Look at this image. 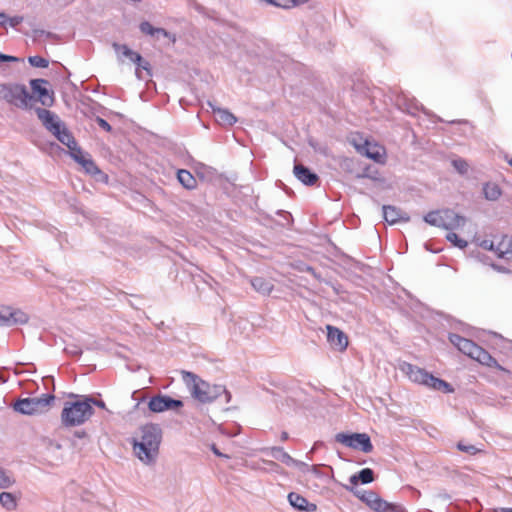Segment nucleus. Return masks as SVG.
I'll use <instances>...</instances> for the list:
<instances>
[{"label":"nucleus","instance_id":"7ed1b4c3","mask_svg":"<svg viewBox=\"0 0 512 512\" xmlns=\"http://www.w3.org/2000/svg\"><path fill=\"white\" fill-rule=\"evenodd\" d=\"M93 413L91 398L67 401L61 413V421L66 427H75L85 423Z\"/></svg>","mask_w":512,"mask_h":512},{"label":"nucleus","instance_id":"4be33fe9","mask_svg":"<svg viewBox=\"0 0 512 512\" xmlns=\"http://www.w3.org/2000/svg\"><path fill=\"white\" fill-rule=\"evenodd\" d=\"M212 111L216 120L222 125L232 126L237 121V118L226 109L212 106Z\"/></svg>","mask_w":512,"mask_h":512},{"label":"nucleus","instance_id":"c85d7f7f","mask_svg":"<svg viewBox=\"0 0 512 512\" xmlns=\"http://www.w3.org/2000/svg\"><path fill=\"white\" fill-rule=\"evenodd\" d=\"M356 496L364 502L368 507L373 509L376 499L379 496L374 491H362V492H356Z\"/></svg>","mask_w":512,"mask_h":512},{"label":"nucleus","instance_id":"cd10ccee","mask_svg":"<svg viewBox=\"0 0 512 512\" xmlns=\"http://www.w3.org/2000/svg\"><path fill=\"white\" fill-rule=\"evenodd\" d=\"M266 2L273 4L277 7H281L284 9H290L296 6L303 5L307 3L309 0H265Z\"/></svg>","mask_w":512,"mask_h":512},{"label":"nucleus","instance_id":"f3484780","mask_svg":"<svg viewBox=\"0 0 512 512\" xmlns=\"http://www.w3.org/2000/svg\"><path fill=\"white\" fill-rule=\"evenodd\" d=\"M71 157L76 162H78L85 169V171L87 173H89L91 175H96V174L100 173V169L95 164V162L92 160V158L89 155L83 153V151L81 149L73 151V155Z\"/></svg>","mask_w":512,"mask_h":512},{"label":"nucleus","instance_id":"f257e3e1","mask_svg":"<svg viewBox=\"0 0 512 512\" xmlns=\"http://www.w3.org/2000/svg\"><path fill=\"white\" fill-rule=\"evenodd\" d=\"M162 430L158 424L142 425L133 435L131 444L134 455L144 464H152L159 455Z\"/></svg>","mask_w":512,"mask_h":512},{"label":"nucleus","instance_id":"9d476101","mask_svg":"<svg viewBox=\"0 0 512 512\" xmlns=\"http://www.w3.org/2000/svg\"><path fill=\"white\" fill-rule=\"evenodd\" d=\"M480 247L484 250L491 251L498 258H508L509 251L512 247V237L508 235L494 236L492 239H484L480 243Z\"/></svg>","mask_w":512,"mask_h":512},{"label":"nucleus","instance_id":"09e8293b","mask_svg":"<svg viewBox=\"0 0 512 512\" xmlns=\"http://www.w3.org/2000/svg\"><path fill=\"white\" fill-rule=\"evenodd\" d=\"M509 164L512 166V158L510 159Z\"/></svg>","mask_w":512,"mask_h":512},{"label":"nucleus","instance_id":"f03ea898","mask_svg":"<svg viewBox=\"0 0 512 512\" xmlns=\"http://www.w3.org/2000/svg\"><path fill=\"white\" fill-rule=\"evenodd\" d=\"M451 343L457 347V349L468 356L469 358L477 361L481 365L487 366L489 368H495L499 371L507 372V370L502 367L494 357H492L489 352L485 349L474 343L472 340L464 338L457 334H452L449 337Z\"/></svg>","mask_w":512,"mask_h":512},{"label":"nucleus","instance_id":"9b49d317","mask_svg":"<svg viewBox=\"0 0 512 512\" xmlns=\"http://www.w3.org/2000/svg\"><path fill=\"white\" fill-rule=\"evenodd\" d=\"M337 442L344 444L353 449L369 453L373 450L370 437L365 433L345 434L339 433L336 435Z\"/></svg>","mask_w":512,"mask_h":512},{"label":"nucleus","instance_id":"5701e85b","mask_svg":"<svg viewBox=\"0 0 512 512\" xmlns=\"http://www.w3.org/2000/svg\"><path fill=\"white\" fill-rule=\"evenodd\" d=\"M113 48L116 52L122 53L124 57H126L135 64H140V62L142 61V56L139 53L131 50L127 45L114 43Z\"/></svg>","mask_w":512,"mask_h":512},{"label":"nucleus","instance_id":"72a5a7b5","mask_svg":"<svg viewBox=\"0 0 512 512\" xmlns=\"http://www.w3.org/2000/svg\"><path fill=\"white\" fill-rule=\"evenodd\" d=\"M450 232L447 234L446 238L449 242H451L454 246L459 247L461 249L465 248L468 243L466 240L461 239L458 237V235L453 230H449Z\"/></svg>","mask_w":512,"mask_h":512},{"label":"nucleus","instance_id":"4c0bfd02","mask_svg":"<svg viewBox=\"0 0 512 512\" xmlns=\"http://www.w3.org/2000/svg\"><path fill=\"white\" fill-rule=\"evenodd\" d=\"M97 123H98V125H99L102 129H104V130H106V131H108V132H109V131H111V129H112V128H111V125H110L106 120H104V119H102V118H97Z\"/></svg>","mask_w":512,"mask_h":512},{"label":"nucleus","instance_id":"2f4dec72","mask_svg":"<svg viewBox=\"0 0 512 512\" xmlns=\"http://www.w3.org/2000/svg\"><path fill=\"white\" fill-rule=\"evenodd\" d=\"M251 284L257 291L262 293H269L273 288L270 282H267L264 278L261 277H255L252 279Z\"/></svg>","mask_w":512,"mask_h":512},{"label":"nucleus","instance_id":"393cba45","mask_svg":"<svg viewBox=\"0 0 512 512\" xmlns=\"http://www.w3.org/2000/svg\"><path fill=\"white\" fill-rule=\"evenodd\" d=\"M140 31L143 34L154 36L155 34H160L164 37H171L170 33L167 32L163 28H154L149 22L144 21L139 26Z\"/></svg>","mask_w":512,"mask_h":512},{"label":"nucleus","instance_id":"79ce46f5","mask_svg":"<svg viewBox=\"0 0 512 512\" xmlns=\"http://www.w3.org/2000/svg\"><path fill=\"white\" fill-rule=\"evenodd\" d=\"M139 67H142L143 69L145 70H148L149 69V63L148 62H143V60L140 62V64H137Z\"/></svg>","mask_w":512,"mask_h":512},{"label":"nucleus","instance_id":"39448f33","mask_svg":"<svg viewBox=\"0 0 512 512\" xmlns=\"http://www.w3.org/2000/svg\"><path fill=\"white\" fill-rule=\"evenodd\" d=\"M182 379L188 387L193 398L201 403H208L215 400L221 393V386H211L209 383L200 379L194 373L182 371Z\"/></svg>","mask_w":512,"mask_h":512},{"label":"nucleus","instance_id":"6ab92c4d","mask_svg":"<svg viewBox=\"0 0 512 512\" xmlns=\"http://www.w3.org/2000/svg\"><path fill=\"white\" fill-rule=\"evenodd\" d=\"M383 216L385 221L389 224H395L402 221L406 222L409 220V216L405 212L390 205L383 206Z\"/></svg>","mask_w":512,"mask_h":512},{"label":"nucleus","instance_id":"a878e982","mask_svg":"<svg viewBox=\"0 0 512 512\" xmlns=\"http://www.w3.org/2000/svg\"><path fill=\"white\" fill-rule=\"evenodd\" d=\"M374 480V473L370 468L362 469L359 474L353 475L350 478L351 483L356 484L358 481H361L363 484H368Z\"/></svg>","mask_w":512,"mask_h":512},{"label":"nucleus","instance_id":"49530a36","mask_svg":"<svg viewBox=\"0 0 512 512\" xmlns=\"http://www.w3.org/2000/svg\"><path fill=\"white\" fill-rule=\"evenodd\" d=\"M213 452L218 456L222 455L215 447H213Z\"/></svg>","mask_w":512,"mask_h":512},{"label":"nucleus","instance_id":"a19ab883","mask_svg":"<svg viewBox=\"0 0 512 512\" xmlns=\"http://www.w3.org/2000/svg\"><path fill=\"white\" fill-rule=\"evenodd\" d=\"M93 404L97 405V406H98V407H100V408H105V403H104L103 401H94V400L92 399V405H93Z\"/></svg>","mask_w":512,"mask_h":512},{"label":"nucleus","instance_id":"37998d69","mask_svg":"<svg viewBox=\"0 0 512 512\" xmlns=\"http://www.w3.org/2000/svg\"><path fill=\"white\" fill-rule=\"evenodd\" d=\"M288 439V433L287 432H282L281 434V440L282 441H286Z\"/></svg>","mask_w":512,"mask_h":512},{"label":"nucleus","instance_id":"c03bdc74","mask_svg":"<svg viewBox=\"0 0 512 512\" xmlns=\"http://www.w3.org/2000/svg\"><path fill=\"white\" fill-rule=\"evenodd\" d=\"M0 18H1L0 23H1V24H3L7 17H6V15H5V14L0 13Z\"/></svg>","mask_w":512,"mask_h":512},{"label":"nucleus","instance_id":"de8ad7c7","mask_svg":"<svg viewBox=\"0 0 512 512\" xmlns=\"http://www.w3.org/2000/svg\"><path fill=\"white\" fill-rule=\"evenodd\" d=\"M501 512H512V508H503Z\"/></svg>","mask_w":512,"mask_h":512},{"label":"nucleus","instance_id":"58836bf2","mask_svg":"<svg viewBox=\"0 0 512 512\" xmlns=\"http://www.w3.org/2000/svg\"><path fill=\"white\" fill-rule=\"evenodd\" d=\"M18 58L0 53V62H17Z\"/></svg>","mask_w":512,"mask_h":512},{"label":"nucleus","instance_id":"a18cd8bd","mask_svg":"<svg viewBox=\"0 0 512 512\" xmlns=\"http://www.w3.org/2000/svg\"><path fill=\"white\" fill-rule=\"evenodd\" d=\"M507 260L508 261H512V247H511V250L509 251V255H508Z\"/></svg>","mask_w":512,"mask_h":512},{"label":"nucleus","instance_id":"4468645a","mask_svg":"<svg viewBox=\"0 0 512 512\" xmlns=\"http://www.w3.org/2000/svg\"><path fill=\"white\" fill-rule=\"evenodd\" d=\"M326 329L327 339L330 345L341 352L345 351L348 346L347 335L340 329L331 325H327Z\"/></svg>","mask_w":512,"mask_h":512},{"label":"nucleus","instance_id":"412c9836","mask_svg":"<svg viewBox=\"0 0 512 512\" xmlns=\"http://www.w3.org/2000/svg\"><path fill=\"white\" fill-rule=\"evenodd\" d=\"M57 139L70 150V155H73V151L80 150L72 134L66 129L64 125L59 129V133H54Z\"/></svg>","mask_w":512,"mask_h":512},{"label":"nucleus","instance_id":"7c9ffc66","mask_svg":"<svg viewBox=\"0 0 512 512\" xmlns=\"http://www.w3.org/2000/svg\"><path fill=\"white\" fill-rule=\"evenodd\" d=\"M0 503L7 510H14L17 506L16 498L13 494L2 492L0 494Z\"/></svg>","mask_w":512,"mask_h":512},{"label":"nucleus","instance_id":"aec40b11","mask_svg":"<svg viewBox=\"0 0 512 512\" xmlns=\"http://www.w3.org/2000/svg\"><path fill=\"white\" fill-rule=\"evenodd\" d=\"M294 174L303 184L313 186L318 181V176L302 164L294 166Z\"/></svg>","mask_w":512,"mask_h":512},{"label":"nucleus","instance_id":"a211bd4d","mask_svg":"<svg viewBox=\"0 0 512 512\" xmlns=\"http://www.w3.org/2000/svg\"><path fill=\"white\" fill-rule=\"evenodd\" d=\"M288 501L292 507L299 511L315 512L317 510L316 504L310 503L305 497L296 492L288 494Z\"/></svg>","mask_w":512,"mask_h":512},{"label":"nucleus","instance_id":"f704fd0d","mask_svg":"<svg viewBox=\"0 0 512 512\" xmlns=\"http://www.w3.org/2000/svg\"><path fill=\"white\" fill-rule=\"evenodd\" d=\"M28 62L38 68H47L49 66V61L41 56H31L28 58Z\"/></svg>","mask_w":512,"mask_h":512},{"label":"nucleus","instance_id":"ea45409f","mask_svg":"<svg viewBox=\"0 0 512 512\" xmlns=\"http://www.w3.org/2000/svg\"><path fill=\"white\" fill-rule=\"evenodd\" d=\"M22 20H23V18L18 17V16L9 19L11 26H16V25L20 24L22 22Z\"/></svg>","mask_w":512,"mask_h":512},{"label":"nucleus","instance_id":"dca6fc26","mask_svg":"<svg viewBox=\"0 0 512 512\" xmlns=\"http://www.w3.org/2000/svg\"><path fill=\"white\" fill-rule=\"evenodd\" d=\"M30 84L33 92H35L38 95L39 100L43 105L49 106L53 103V96L45 86L48 84L46 80L34 79L31 81Z\"/></svg>","mask_w":512,"mask_h":512},{"label":"nucleus","instance_id":"b1692460","mask_svg":"<svg viewBox=\"0 0 512 512\" xmlns=\"http://www.w3.org/2000/svg\"><path fill=\"white\" fill-rule=\"evenodd\" d=\"M177 178L179 182L187 189H193L196 186V179L188 170H179Z\"/></svg>","mask_w":512,"mask_h":512},{"label":"nucleus","instance_id":"1a4fd4ad","mask_svg":"<svg viewBox=\"0 0 512 512\" xmlns=\"http://www.w3.org/2000/svg\"><path fill=\"white\" fill-rule=\"evenodd\" d=\"M351 144L360 154L374 160L377 163H385L386 151L383 146L375 142H370L368 139H364L359 134H356L352 137Z\"/></svg>","mask_w":512,"mask_h":512},{"label":"nucleus","instance_id":"6e6552de","mask_svg":"<svg viewBox=\"0 0 512 512\" xmlns=\"http://www.w3.org/2000/svg\"><path fill=\"white\" fill-rule=\"evenodd\" d=\"M55 397L51 394H43L40 397L25 398L16 401L13 405L15 411L33 415L46 412L52 405Z\"/></svg>","mask_w":512,"mask_h":512},{"label":"nucleus","instance_id":"20e7f679","mask_svg":"<svg viewBox=\"0 0 512 512\" xmlns=\"http://www.w3.org/2000/svg\"><path fill=\"white\" fill-rule=\"evenodd\" d=\"M401 370L414 383L424 385L430 389L441 391L443 393H452L454 391L451 384L433 376L423 368L410 363H403Z\"/></svg>","mask_w":512,"mask_h":512},{"label":"nucleus","instance_id":"bb28decb","mask_svg":"<svg viewBox=\"0 0 512 512\" xmlns=\"http://www.w3.org/2000/svg\"><path fill=\"white\" fill-rule=\"evenodd\" d=\"M372 510L375 512H399V507L392 503H388L378 496Z\"/></svg>","mask_w":512,"mask_h":512},{"label":"nucleus","instance_id":"c9c22d12","mask_svg":"<svg viewBox=\"0 0 512 512\" xmlns=\"http://www.w3.org/2000/svg\"><path fill=\"white\" fill-rule=\"evenodd\" d=\"M454 168L461 174H465L468 171L469 165L464 159H455L452 161Z\"/></svg>","mask_w":512,"mask_h":512},{"label":"nucleus","instance_id":"c756f323","mask_svg":"<svg viewBox=\"0 0 512 512\" xmlns=\"http://www.w3.org/2000/svg\"><path fill=\"white\" fill-rule=\"evenodd\" d=\"M483 191L488 200H497L501 196V190L495 183L485 184Z\"/></svg>","mask_w":512,"mask_h":512},{"label":"nucleus","instance_id":"f8f14e48","mask_svg":"<svg viewBox=\"0 0 512 512\" xmlns=\"http://www.w3.org/2000/svg\"><path fill=\"white\" fill-rule=\"evenodd\" d=\"M183 407L181 400H176L167 395H157L149 400L148 408L154 413H160L167 410H179Z\"/></svg>","mask_w":512,"mask_h":512},{"label":"nucleus","instance_id":"423d86ee","mask_svg":"<svg viewBox=\"0 0 512 512\" xmlns=\"http://www.w3.org/2000/svg\"><path fill=\"white\" fill-rule=\"evenodd\" d=\"M426 223L446 230H458L465 226L466 218L450 209L431 211L425 215Z\"/></svg>","mask_w":512,"mask_h":512},{"label":"nucleus","instance_id":"ddd939ff","mask_svg":"<svg viewBox=\"0 0 512 512\" xmlns=\"http://www.w3.org/2000/svg\"><path fill=\"white\" fill-rule=\"evenodd\" d=\"M28 320L27 315L18 309L10 307L0 308V325L23 324Z\"/></svg>","mask_w":512,"mask_h":512},{"label":"nucleus","instance_id":"0eeeda50","mask_svg":"<svg viewBox=\"0 0 512 512\" xmlns=\"http://www.w3.org/2000/svg\"><path fill=\"white\" fill-rule=\"evenodd\" d=\"M0 97L18 108L27 109L32 106L33 96L23 85H0Z\"/></svg>","mask_w":512,"mask_h":512},{"label":"nucleus","instance_id":"473e14b6","mask_svg":"<svg viewBox=\"0 0 512 512\" xmlns=\"http://www.w3.org/2000/svg\"><path fill=\"white\" fill-rule=\"evenodd\" d=\"M457 449L463 453H466L468 455L474 456L479 453H483L484 451L480 448H477L476 446L472 444H466L463 441H460L457 443Z\"/></svg>","mask_w":512,"mask_h":512},{"label":"nucleus","instance_id":"e433bc0d","mask_svg":"<svg viewBox=\"0 0 512 512\" xmlns=\"http://www.w3.org/2000/svg\"><path fill=\"white\" fill-rule=\"evenodd\" d=\"M13 482L10 476L0 471V488H7L11 486Z\"/></svg>","mask_w":512,"mask_h":512},{"label":"nucleus","instance_id":"2eb2a0df","mask_svg":"<svg viewBox=\"0 0 512 512\" xmlns=\"http://www.w3.org/2000/svg\"><path fill=\"white\" fill-rule=\"evenodd\" d=\"M36 113L46 129H48L52 134L59 133V129L63 124L59 121L57 116H55L51 111L42 108H38Z\"/></svg>","mask_w":512,"mask_h":512}]
</instances>
